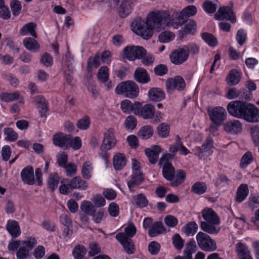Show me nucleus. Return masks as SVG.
I'll use <instances>...</instances> for the list:
<instances>
[{
    "instance_id": "nucleus-1",
    "label": "nucleus",
    "mask_w": 259,
    "mask_h": 259,
    "mask_svg": "<svg viewBox=\"0 0 259 259\" xmlns=\"http://www.w3.org/2000/svg\"><path fill=\"white\" fill-rule=\"evenodd\" d=\"M156 11L149 13L144 20L137 18L132 23V27L134 32L145 39L150 38L155 30L160 31Z\"/></svg>"
},
{
    "instance_id": "nucleus-2",
    "label": "nucleus",
    "mask_w": 259,
    "mask_h": 259,
    "mask_svg": "<svg viewBox=\"0 0 259 259\" xmlns=\"http://www.w3.org/2000/svg\"><path fill=\"white\" fill-rule=\"evenodd\" d=\"M159 25L160 31L167 27H172L177 29L184 22V17L181 13L174 12L172 16L166 11L159 10L157 11Z\"/></svg>"
},
{
    "instance_id": "nucleus-3",
    "label": "nucleus",
    "mask_w": 259,
    "mask_h": 259,
    "mask_svg": "<svg viewBox=\"0 0 259 259\" xmlns=\"http://www.w3.org/2000/svg\"><path fill=\"white\" fill-rule=\"evenodd\" d=\"M202 215L205 221L201 223V229L210 234L218 233L220 231V219L217 213L211 208H207L202 211Z\"/></svg>"
},
{
    "instance_id": "nucleus-4",
    "label": "nucleus",
    "mask_w": 259,
    "mask_h": 259,
    "mask_svg": "<svg viewBox=\"0 0 259 259\" xmlns=\"http://www.w3.org/2000/svg\"><path fill=\"white\" fill-rule=\"evenodd\" d=\"M88 187L86 181L79 176H76L71 179H63L61 180V185L59 188V192L63 195H68L74 189L84 190Z\"/></svg>"
},
{
    "instance_id": "nucleus-5",
    "label": "nucleus",
    "mask_w": 259,
    "mask_h": 259,
    "mask_svg": "<svg viewBox=\"0 0 259 259\" xmlns=\"http://www.w3.org/2000/svg\"><path fill=\"white\" fill-rule=\"evenodd\" d=\"M115 92L118 95L134 99L138 97L139 89L137 84L133 81L127 80L119 83L116 87Z\"/></svg>"
},
{
    "instance_id": "nucleus-6",
    "label": "nucleus",
    "mask_w": 259,
    "mask_h": 259,
    "mask_svg": "<svg viewBox=\"0 0 259 259\" xmlns=\"http://www.w3.org/2000/svg\"><path fill=\"white\" fill-rule=\"evenodd\" d=\"M196 239L198 245L203 251L211 252L217 248L215 241L204 232H198Z\"/></svg>"
},
{
    "instance_id": "nucleus-7",
    "label": "nucleus",
    "mask_w": 259,
    "mask_h": 259,
    "mask_svg": "<svg viewBox=\"0 0 259 259\" xmlns=\"http://www.w3.org/2000/svg\"><path fill=\"white\" fill-rule=\"evenodd\" d=\"M123 54L128 60L134 61L141 59L146 54V50L140 46H127L123 49Z\"/></svg>"
},
{
    "instance_id": "nucleus-8",
    "label": "nucleus",
    "mask_w": 259,
    "mask_h": 259,
    "mask_svg": "<svg viewBox=\"0 0 259 259\" xmlns=\"http://www.w3.org/2000/svg\"><path fill=\"white\" fill-rule=\"evenodd\" d=\"M186 82L183 78L179 75L168 78L165 81L167 92L173 93L175 91L182 92L186 88Z\"/></svg>"
},
{
    "instance_id": "nucleus-9",
    "label": "nucleus",
    "mask_w": 259,
    "mask_h": 259,
    "mask_svg": "<svg viewBox=\"0 0 259 259\" xmlns=\"http://www.w3.org/2000/svg\"><path fill=\"white\" fill-rule=\"evenodd\" d=\"M110 7L116 8L121 17H125L132 12V6L130 0H108Z\"/></svg>"
},
{
    "instance_id": "nucleus-10",
    "label": "nucleus",
    "mask_w": 259,
    "mask_h": 259,
    "mask_svg": "<svg viewBox=\"0 0 259 259\" xmlns=\"http://www.w3.org/2000/svg\"><path fill=\"white\" fill-rule=\"evenodd\" d=\"M209 118L211 121L218 125L223 124L227 116L225 108L221 106L209 107L207 109Z\"/></svg>"
},
{
    "instance_id": "nucleus-11",
    "label": "nucleus",
    "mask_w": 259,
    "mask_h": 259,
    "mask_svg": "<svg viewBox=\"0 0 259 259\" xmlns=\"http://www.w3.org/2000/svg\"><path fill=\"white\" fill-rule=\"evenodd\" d=\"M115 130L110 127L104 133V138L100 146V150H110L114 148L117 143L115 136Z\"/></svg>"
},
{
    "instance_id": "nucleus-12",
    "label": "nucleus",
    "mask_w": 259,
    "mask_h": 259,
    "mask_svg": "<svg viewBox=\"0 0 259 259\" xmlns=\"http://www.w3.org/2000/svg\"><path fill=\"white\" fill-rule=\"evenodd\" d=\"M135 106L134 114L135 115L141 116L145 119H151L153 117L155 108L151 104H147L143 106L142 103L136 101Z\"/></svg>"
},
{
    "instance_id": "nucleus-13",
    "label": "nucleus",
    "mask_w": 259,
    "mask_h": 259,
    "mask_svg": "<svg viewBox=\"0 0 259 259\" xmlns=\"http://www.w3.org/2000/svg\"><path fill=\"white\" fill-rule=\"evenodd\" d=\"M247 103L240 101L231 102L227 107L228 113L234 117L242 119Z\"/></svg>"
},
{
    "instance_id": "nucleus-14",
    "label": "nucleus",
    "mask_w": 259,
    "mask_h": 259,
    "mask_svg": "<svg viewBox=\"0 0 259 259\" xmlns=\"http://www.w3.org/2000/svg\"><path fill=\"white\" fill-rule=\"evenodd\" d=\"M188 56V47L184 46L172 52L169 55V58L174 64H182L187 60Z\"/></svg>"
},
{
    "instance_id": "nucleus-15",
    "label": "nucleus",
    "mask_w": 259,
    "mask_h": 259,
    "mask_svg": "<svg viewBox=\"0 0 259 259\" xmlns=\"http://www.w3.org/2000/svg\"><path fill=\"white\" fill-rule=\"evenodd\" d=\"M242 119L248 122H259V109L254 105L248 103Z\"/></svg>"
},
{
    "instance_id": "nucleus-16",
    "label": "nucleus",
    "mask_w": 259,
    "mask_h": 259,
    "mask_svg": "<svg viewBox=\"0 0 259 259\" xmlns=\"http://www.w3.org/2000/svg\"><path fill=\"white\" fill-rule=\"evenodd\" d=\"M116 239L123 246L124 251L128 254H132L134 252L135 248L133 240L130 237H127L123 233H119L116 235Z\"/></svg>"
},
{
    "instance_id": "nucleus-17",
    "label": "nucleus",
    "mask_w": 259,
    "mask_h": 259,
    "mask_svg": "<svg viewBox=\"0 0 259 259\" xmlns=\"http://www.w3.org/2000/svg\"><path fill=\"white\" fill-rule=\"evenodd\" d=\"M93 67L96 68L97 66H87L85 84L88 90L92 93L93 97L96 99L97 90L95 81L93 80Z\"/></svg>"
},
{
    "instance_id": "nucleus-18",
    "label": "nucleus",
    "mask_w": 259,
    "mask_h": 259,
    "mask_svg": "<svg viewBox=\"0 0 259 259\" xmlns=\"http://www.w3.org/2000/svg\"><path fill=\"white\" fill-rule=\"evenodd\" d=\"M214 18L219 20L227 19L232 23H234L236 21L234 12L229 7H221L217 13L215 14Z\"/></svg>"
},
{
    "instance_id": "nucleus-19",
    "label": "nucleus",
    "mask_w": 259,
    "mask_h": 259,
    "mask_svg": "<svg viewBox=\"0 0 259 259\" xmlns=\"http://www.w3.org/2000/svg\"><path fill=\"white\" fill-rule=\"evenodd\" d=\"M21 178L22 182L28 185H33L35 183L34 169L31 165L25 167L21 170Z\"/></svg>"
},
{
    "instance_id": "nucleus-20",
    "label": "nucleus",
    "mask_w": 259,
    "mask_h": 259,
    "mask_svg": "<svg viewBox=\"0 0 259 259\" xmlns=\"http://www.w3.org/2000/svg\"><path fill=\"white\" fill-rule=\"evenodd\" d=\"M70 137V135L65 134L62 132L57 133L53 136V143L55 146L67 149L68 140Z\"/></svg>"
},
{
    "instance_id": "nucleus-21",
    "label": "nucleus",
    "mask_w": 259,
    "mask_h": 259,
    "mask_svg": "<svg viewBox=\"0 0 259 259\" xmlns=\"http://www.w3.org/2000/svg\"><path fill=\"white\" fill-rule=\"evenodd\" d=\"M34 101L37 104L40 108L39 114L42 118H46L48 116V112L49 111V103L46 99L41 95L34 97Z\"/></svg>"
},
{
    "instance_id": "nucleus-22",
    "label": "nucleus",
    "mask_w": 259,
    "mask_h": 259,
    "mask_svg": "<svg viewBox=\"0 0 259 259\" xmlns=\"http://www.w3.org/2000/svg\"><path fill=\"white\" fill-rule=\"evenodd\" d=\"M6 228L13 238L18 237L21 234L19 224L15 220H9L7 221Z\"/></svg>"
},
{
    "instance_id": "nucleus-23",
    "label": "nucleus",
    "mask_w": 259,
    "mask_h": 259,
    "mask_svg": "<svg viewBox=\"0 0 259 259\" xmlns=\"http://www.w3.org/2000/svg\"><path fill=\"white\" fill-rule=\"evenodd\" d=\"M161 149L158 145H154L151 148H147L145 150V153L148 157L149 161L152 164H155L157 161L159 153Z\"/></svg>"
},
{
    "instance_id": "nucleus-24",
    "label": "nucleus",
    "mask_w": 259,
    "mask_h": 259,
    "mask_svg": "<svg viewBox=\"0 0 259 259\" xmlns=\"http://www.w3.org/2000/svg\"><path fill=\"white\" fill-rule=\"evenodd\" d=\"M126 164V158L124 154L116 153L113 157V165L116 170H120Z\"/></svg>"
},
{
    "instance_id": "nucleus-25",
    "label": "nucleus",
    "mask_w": 259,
    "mask_h": 259,
    "mask_svg": "<svg viewBox=\"0 0 259 259\" xmlns=\"http://www.w3.org/2000/svg\"><path fill=\"white\" fill-rule=\"evenodd\" d=\"M213 146V141L210 139H207L201 147H197L193 149L196 155L202 157L207 154Z\"/></svg>"
},
{
    "instance_id": "nucleus-26",
    "label": "nucleus",
    "mask_w": 259,
    "mask_h": 259,
    "mask_svg": "<svg viewBox=\"0 0 259 259\" xmlns=\"http://www.w3.org/2000/svg\"><path fill=\"white\" fill-rule=\"evenodd\" d=\"M236 252L239 259H253L247 246L242 243L236 244Z\"/></svg>"
},
{
    "instance_id": "nucleus-27",
    "label": "nucleus",
    "mask_w": 259,
    "mask_h": 259,
    "mask_svg": "<svg viewBox=\"0 0 259 259\" xmlns=\"http://www.w3.org/2000/svg\"><path fill=\"white\" fill-rule=\"evenodd\" d=\"M224 128L225 131L233 134H237L242 131L241 123L238 120H232L226 122Z\"/></svg>"
},
{
    "instance_id": "nucleus-28",
    "label": "nucleus",
    "mask_w": 259,
    "mask_h": 259,
    "mask_svg": "<svg viewBox=\"0 0 259 259\" xmlns=\"http://www.w3.org/2000/svg\"><path fill=\"white\" fill-rule=\"evenodd\" d=\"M23 42L25 48L31 52H38L40 50L39 43L33 38L26 37Z\"/></svg>"
},
{
    "instance_id": "nucleus-29",
    "label": "nucleus",
    "mask_w": 259,
    "mask_h": 259,
    "mask_svg": "<svg viewBox=\"0 0 259 259\" xmlns=\"http://www.w3.org/2000/svg\"><path fill=\"white\" fill-rule=\"evenodd\" d=\"M241 77V73L236 69L231 70L226 78L227 83L230 85H235L239 83Z\"/></svg>"
},
{
    "instance_id": "nucleus-30",
    "label": "nucleus",
    "mask_w": 259,
    "mask_h": 259,
    "mask_svg": "<svg viewBox=\"0 0 259 259\" xmlns=\"http://www.w3.org/2000/svg\"><path fill=\"white\" fill-rule=\"evenodd\" d=\"M165 229L162 223L160 222H156L152 224L150 228L148 234L150 237H155L160 234L164 233Z\"/></svg>"
},
{
    "instance_id": "nucleus-31",
    "label": "nucleus",
    "mask_w": 259,
    "mask_h": 259,
    "mask_svg": "<svg viewBox=\"0 0 259 259\" xmlns=\"http://www.w3.org/2000/svg\"><path fill=\"white\" fill-rule=\"evenodd\" d=\"M196 27V24L193 21L187 23L184 27L179 31V35L181 38L185 37L187 34L194 33Z\"/></svg>"
},
{
    "instance_id": "nucleus-32",
    "label": "nucleus",
    "mask_w": 259,
    "mask_h": 259,
    "mask_svg": "<svg viewBox=\"0 0 259 259\" xmlns=\"http://www.w3.org/2000/svg\"><path fill=\"white\" fill-rule=\"evenodd\" d=\"M108 69L106 66L101 67L98 71V78L105 83V86L109 89L111 87V81L109 80Z\"/></svg>"
},
{
    "instance_id": "nucleus-33",
    "label": "nucleus",
    "mask_w": 259,
    "mask_h": 259,
    "mask_svg": "<svg viewBox=\"0 0 259 259\" xmlns=\"http://www.w3.org/2000/svg\"><path fill=\"white\" fill-rule=\"evenodd\" d=\"M148 96L151 101H160L165 97V93L160 88H153L148 92Z\"/></svg>"
},
{
    "instance_id": "nucleus-34",
    "label": "nucleus",
    "mask_w": 259,
    "mask_h": 259,
    "mask_svg": "<svg viewBox=\"0 0 259 259\" xmlns=\"http://www.w3.org/2000/svg\"><path fill=\"white\" fill-rule=\"evenodd\" d=\"M143 181V178L140 171L133 172L131 180L127 182L130 191L136 186L140 185Z\"/></svg>"
},
{
    "instance_id": "nucleus-35",
    "label": "nucleus",
    "mask_w": 259,
    "mask_h": 259,
    "mask_svg": "<svg viewBox=\"0 0 259 259\" xmlns=\"http://www.w3.org/2000/svg\"><path fill=\"white\" fill-rule=\"evenodd\" d=\"M135 79L142 83H146L150 80V77L146 70L142 68H137L135 72Z\"/></svg>"
},
{
    "instance_id": "nucleus-36",
    "label": "nucleus",
    "mask_w": 259,
    "mask_h": 259,
    "mask_svg": "<svg viewBox=\"0 0 259 259\" xmlns=\"http://www.w3.org/2000/svg\"><path fill=\"white\" fill-rule=\"evenodd\" d=\"M35 27L36 25L34 23H28L24 25L21 29L20 31V34L22 36L30 34L33 37L36 38L37 35L35 31Z\"/></svg>"
},
{
    "instance_id": "nucleus-37",
    "label": "nucleus",
    "mask_w": 259,
    "mask_h": 259,
    "mask_svg": "<svg viewBox=\"0 0 259 259\" xmlns=\"http://www.w3.org/2000/svg\"><path fill=\"white\" fill-rule=\"evenodd\" d=\"M20 94L18 92L14 93L2 92L0 94V99L4 102H11L19 99Z\"/></svg>"
},
{
    "instance_id": "nucleus-38",
    "label": "nucleus",
    "mask_w": 259,
    "mask_h": 259,
    "mask_svg": "<svg viewBox=\"0 0 259 259\" xmlns=\"http://www.w3.org/2000/svg\"><path fill=\"white\" fill-rule=\"evenodd\" d=\"M248 194V186L246 184H241L238 187L236 200L238 202H241L243 201L247 196Z\"/></svg>"
},
{
    "instance_id": "nucleus-39",
    "label": "nucleus",
    "mask_w": 259,
    "mask_h": 259,
    "mask_svg": "<svg viewBox=\"0 0 259 259\" xmlns=\"http://www.w3.org/2000/svg\"><path fill=\"white\" fill-rule=\"evenodd\" d=\"M60 180V177L57 173L50 174L48 181V188L54 191L57 188Z\"/></svg>"
},
{
    "instance_id": "nucleus-40",
    "label": "nucleus",
    "mask_w": 259,
    "mask_h": 259,
    "mask_svg": "<svg viewBox=\"0 0 259 259\" xmlns=\"http://www.w3.org/2000/svg\"><path fill=\"white\" fill-rule=\"evenodd\" d=\"M148 201L146 196L143 194L134 195L133 197L132 203L134 205L139 207H144L148 204Z\"/></svg>"
},
{
    "instance_id": "nucleus-41",
    "label": "nucleus",
    "mask_w": 259,
    "mask_h": 259,
    "mask_svg": "<svg viewBox=\"0 0 259 259\" xmlns=\"http://www.w3.org/2000/svg\"><path fill=\"white\" fill-rule=\"evenodd\" d=\"M198 228L197 224L194 222H190L182 228V231L187 236L193 235Z\"/></svg>"
},
{
    "instance_id": "nucleus-42",
    "label": "nucleus",
    "mask_w": 259,
    "mask_h": 259,
    "mask_svg": "<svg viewBox=\"0 0 259 259\" xmlns=\"http://www.w3.org/2000/svg\"><path fill=\"white\" fill-rule=\"evenodd\" d=\"M93 167L90 161H85L82 165L81 175L84 179L89 180L92 176Z\"/></svg>"
},
{
    "instance_id": "nucleus-43",
    "label": "nucleus",
    "mask_w": 259,
    "mask_h": 259,
    "mask_svg": "<svg viewBox=\"0 0 259 259\" xmlns=\"http://www.w3.org/2000/svg\"><path fill=\"white\" fill-rule=\"evenodd\" d=\"M80 208L82 211L88 215H93L96 211L95 207L93 203L89 201H83L82 202Z\"/></svg>"
},
{
    "instance_id": "nucleus-44",
    "label": "nucleus",
    "mask_w": 259,
    "mask_h": 259,
    "mask_svg": "<svg viewBox=\"0 0 259 259\" xmlns=\"http://www.w3.org/2000/svg\"><path fill=\"white\" fill-rule=\"evenodd\" d=\"M135 102L132 104V102L129 100L125 99L123 100L120 103V108L121 110L127 114L131 113H134V110L135 107Z\"/></svg>"
},
{
    "instance_id": "nucleus-45",
    "label": "nucleus",
    "mask_w": 259,
    "mask_h": 259,
    "mask_svg": "<svg viewBox=\"0 0 259 259\" xmlns=\"http://www.w3.org/2000/svg\"><path fill=\"white\" fill-rule=\"evenodd\" d=\"M108 151L101 150V152L99 154L100 166L104 168H108L110 164V154L108 152Z\"/></svg>"
},
{
    "instance_id": "nucleus-46",
    "label": "nucleus",
    "mask_w": 259,
    "mask_h": 259,
    "mask_svg": "<svg viewBox=\"0 0 259 259\" xmlns=\"http://www.w3.org/2000/svg\"><path fill=\"white\" fill-rule=\"evenodd\" d=\"M207 189L206 184L203 182H197L194 183L191 187V191L194 193L201 195L204 193Z\"/></svg>"
},
{
    "instance_id": "nucleus-47",
    "label": "nucleus",
    "mask_w": 259,
    "mask_h": 259,
    "mask_svg": "<svg viewBox=\"0 0 259 259\" xmlns=\"http://www.w3.org/2000/svg\"><path fill=\"white\" fill-rule=\"evenodd\" d=\"M81 146L82 141L80 137L76 136L72 138L70 135L68 142V148L70 147L74 150H77L81 147Z\"/></svg>"
},
{
    "instance_id": "nucleus-48",
    "label": "nucleus",
    "mask_w": 259,
    "mask_h": 259,
    "mask_svg": "<svg viewBox=\"0 0 259 259\" xmlns=\"http://www.w3.org/2000/svg\"><path fill=\"white\" fill-rule=\"evenodd\" d=\"M153 134V130L149 125L143 126L139 131L138 136L143 140L150 138Z\"/></svg>"
},
{
    "instance_id": "nucleus-49",
    "label": "nucleus",
    "mask_w": 259,
    "mask_h": 259,
    "mask_svg": "<svg viewBox=\"0 0 259 259\" xmlns=\"http://www.w3.org/2000/svg\"><path fill=\"white\" fill-rule=\"evenodd\" d=\"M4 133L6 135L5 140L10 142H15L18 139V134L11 127L5 128Z\"/></svg>"
},
{
    "instance_id": "nucleus-50",
    "label": "nucleus",
    "mask_w": 259,
    "mask_h": 259,
    "mask_svg": "<svg viewBox=\"0 0 259 259\" xmlns=\"http://www.w3.org/2000/svg\"><path fill=\"white\" fill-rule=\"evenodd\" d=\"M175 171L172 165H169L162 168V174L164 178L169 181L174 178Z\"/></svg>"
},
{
    "instance_id": "nucleus-51",
    "label": "nucleus",
    "mask_w": 259,
    "mask_h": 259,
    "mask_svg": "<svg viewBox=\"0 0 259 259\" xmlns=\"http://www.w3.org/2000/svg\"><path fill=\"white\" fill-rule=\"evenodd\" d=\"M253 160V156L249 151L246 152L242 157L240 163V167L244 168L249 165Z\"/></svg>"
},
{
    "instance_id": "nucleus-52",
    "label": "nucleus",
    "mask_w": 259,
    "mask_h": 259,
    "mask_svg": "<svg viewBox=\"0 0 259 259\" xmlns=\"http://www.w3.org/2000/svg\"><path fill=\"white\" fill-rule=\"evenodd\" d=\"M175 37L174 33L170 31H164L159 36V40L162 43H167L172 40Z\"/></svg>"
},
{
    "instance_id": "nucleus-53",
    "label": "nucleus",
    "mask_w": 259,
    "mask_h": 259,
    "mask_svg": "<svg viewBox=\"0 0 259 259\" xmlns=\"http://www.w3.org/2000/svg\"><path fill=\"white\" fill-rule=\"evenodd\" d=\"M90 125V119L88 116H84L78 120L76 126L77 128L81 130H87Z\"/></svg>"
},
{
    "instance_id": "nucleus-54",
    "label": "nucleus",
    "mask_w": 259,
    "mask_h": 259,
    "mask_svg": "<svg viewBox=\"0 0 259 259\" xmlns=\"http://www.w3.org/2000/svg\"><path fill=\"white\" fill-rule=\"evenodd\" d=\"M186 178L185 172L183 170H179L178 171L176 179L171 181L170 184L172 187H176L181 184Z\"/></svg>"
},
{
    "instance_id": "nucleus-55",
    "label": "nucleus",
    "mask_w": 259,
    "mask_h": 259,
    "mask_svg": "<svg viewBox=\"0 0 259 259\" xmlns=\"http://www.w3.org/2000/svg\"><path fill=\"white\" fill-rule=\"evenodd\" d=\"M37 242L36 239L32 236H29L26 238L25 240L22 241V245H25L27 249L31 250L37 244Z\"/></svg>"
},
{
    "instance_id": "nucleus-56",
    "label": "nucleus",
    "mask_w": 259,
    "mask_h": 259,
    "mask_svg": "<svg viewBox=\"0 0 259 259\" xmlns=\"http://www.w3.org/2000/svg\"><path fill=\"white\" fill-rule=\"evenodd\" d=\"M65 169L66 176L72 177L77 173V166L72 162H69L63 167Z\"/></svg>"
},
{
    "instance_id": "nucleus-57",
    "label": "nucleus",
    "mask_w": 259,
    "mask_h": 259,
    "mask_svg": "<svg viewBox=\"0 0 259 259\" xmlns=\"http://www.w3.org/2000/svg\"><path fill=\"white\" fill-rule=\"evenodd\" d=\"M181 13L184 17H192L197 13V9L195 6L191 5L185 8Z\"/></svg>"
},
{
    "instance_id": "nucleus-58",
    "label": "nucleus",
    "mask_w": 259,
    "mask_h": 259,
    "mask_svg": "<svg viewBox=\"0 0 259 259\" xmlns=\"http://www.w3.org/2000/svg\"><path fill=\"white\" fill-rule=\"evenodd\" d=\"M196 247L194 241H190L187 243L186 245L185 250L184 252V255L192 258V253L196 251Z\"/></svg>"
},
{
    "instance_id": "nucleus-59",
    "label": "nucleus",
    "mask_w": 259,
    "mask_h": 259,
    "mask_svg": "<svg viewBox=\"0 0 259 259\" xmlns=\"http://www.w3.org/2000/svg\"><path fill=\"white\" fill-rule=\"evenodd\" d=\"M203 39L210 46L213 47L217 45V39L211 34L204 33L202 34Z\"/></svg>"
},
{
    "instance_id": "nucleus-60",
    "label": "nucleus",
    "mask_w": 259,
    "mask_h": 259,
    "mask_svg": "<svg viewBox=\"0 0 259 259\" xmlns=\"http://www.w3.org/2000/svg\"><path fill=\"white\" fill-rule=\"evenodd\" d=\"M29 249H27L26 247H20L16 253L17 259H27L29 255Z\"/></svg>"
},
{
    "instance_id": "nucleus-61",
    "label": "nucleus",
    "mask_w": 259,
    "mask_h": 259,
    "mask_svg": "<svg viewBox=\"0 0 259 259\" xmlns=\"http://www.w3.org/2000/svg\"><path fill=\"white\" fill-rule=\"evenodd\" d=\"M102 195L104 198L108 200H114L117 196L116 192L114 190L110 188L104 189Z\"/></svg>"
},
{
    "instance_id": "nucleus-62",
    "label": "nucleus",
    "mask_w": 259,
    "mask_h": 259,
    "mask_svg": "<svg viewBox=\"0 0 259 259\" xmlns=\"http://www.w3.org/2000/svg\"><path fill=\"white\" fill-rule=\"evenodd\" d=\"M46 250L42 245L37 246L33 250V255L35 259H41L45 255Z\"/></svg>"
},
{
    "instance_id": "nucleus-63",
    "label": "nucleus",
    "mask_w": 259,
    "mask_h": 259,
    "mask_svg": "<svg viewBox=\"0 0 259 259\" xmlns=\"http://www.w3.org/2000/svg\"><path fill=\"white\" fill-rule=\"evenodd\" d=\"M126 128L128 130H133L137 125V119L134 116H128L124 122Z\"/></svg>"
},
{
    "instance_id": "nucleus-64",
    "label": "nucleus",
    "mask_w": 259,
    "mask_h": 259,
    "mask_svg": "<svg viewBox=\"0 0 259 259\" xmlns=\"http://www.w3.org/2000/svg\"><path fill=\"white\" fill-rule=\"evenodd\" d=\"M68 159V155L64 152L59 154L57 156V162L58 165L63 168L68 163H67Z\"/></svg>"
}]
</instances>
